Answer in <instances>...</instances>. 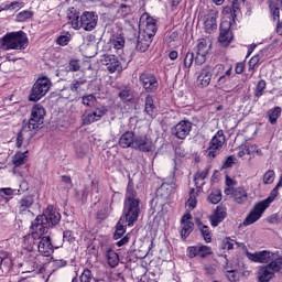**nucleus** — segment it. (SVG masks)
Listing matches in <instances>:
<instances>
[{
    "label": "nucleus",
    "mask_w": 282,
    "mask_h": 282,
    "mask_svg": "<svg viewBox=\"0 0 282 282\" xmlns=\"http://www.w3.org/2000/svg\"><path fill=\"white\" fill-rule=\"evenodd\" d=\"M80 282H91V271L85 269L80 275Z\"/></svg>",
    "instance_id": "obj_54"
},
{
    "label": "nucleus",
    "mask_w": 282,
    "mask_h": 282,
    "mask_svg": "<svg viewBox=\"0 0 282 282\" xmlns=\"http://www.w3.org/2000/svg\"><path fill=\"white\" fill-rule=\"evenodd\" d=\"M25 7L24 2H10L9 4L2 6V10H19Z\"/></svg>",
    "instance_id": "obj_40"
},
{
    "label": "nucleus",
    "mask_w": 282,
    "mask_h": 282,
    "mask_svg": "<svg viewBox=\"0 0 282 282\" xmlns=\"http://www.w3.org/2000/svg\"><path fill=\"white\" fill-rule=\"evenodd\" d=\"M225 72V66L223 64H216L214 68H212V76L218 77L223 76Z\"/></svg>",
    "instance_id": "obj_42"
},
{
    "label": "nucleus",
    "mask_w": 282,
    "mask_h": 282,
    "mask_svg": "<svg viewBox=\"0 0 282 282\" xmlns=\"http://www.w3.org/2000/svg\"><path fill=\"white\" fill-rule=\"evenodd\" d=\"M66 265H67V261H65V260L54 261V267H56V268H65Z\"/></svg>",
    "instance_id": "obj_62"
},
{
    "label": "nucleus",
    "mask_w": 282,
    "mask_h": 282,
    "mask_svg": "<svg viewBox=\"0 0 282 282\" xmlns=\"http://www.w3.org/2000/svg\"><path fill=\"white\" fill-rule=\"evenodd\" d=\"M213 77V73H212V68L210 66H205V68H203L197 77V80L199 82V84L202 85V87H208L210 84Z\"/></svg>",
    "instance_id": "obj_26"
},
{
    "label": "nucleus",
    "mask_w": 282,
    "mask_h": 282,
    "mask_svg": "<svg viewBox=\"0 0 282 282\" xmlns=\"http://www.w3.org/2000/svg\"><path fill=\"white\" fill-rule=\"evenodd\" d=\"M196 193L194 192V189L191 191V194H189V198L186 203V206L193 210L195 207H196V204H197V198H196Z\"/></svg>",
    "instance_id": "obj_39"
},
{
    "label": "nucleus",
    "mask_w": 282,
    "mask_h": 282,
    "mask_svg": "<svg viewBox=\"0 0 282 282\" xmlns=\"http://www.w3.org/2000/svg\"><path fill=\"white\" fill-rule=\"evenodd\" d=\"M275 178V173L273 171H268L263 176V183L265 185L272 184Z\"/></svg>",
    "instance_id": "obj_44"
},
{
    "label": "nucleus",
    "mask_w": 282,
    "mask_h": 282,
    "mask_svg": "<svg viewBox=\"0 0 282 282\" xmlns=\"http://www.w3.org/2000/svg\"><path fill=\"white\" fill-rule=\"evenodd\" d=\"M45 119V109L41 105L33 107L31 111V118L28 123L23 124L22 130L20 131L17 139L18 148H25L30 144V139H32V131L39 129L43 124Z\"/></svg>",
    "instance_id": "obj_3"
},
{
    "label": "nucleus",
    "mask_w": 282,
    "mask_h": 282,
    "mask_svg": "<svg viewBox=\"0 0 282 282\" xmlns=\"http://www.w3.org/2000/svg\"><path fill=\"white\" fill-rule=\"evenodd\" d=\"M135 141L134 133L131 131L126 132L119 140V145L123 149L133 148Z\"/></svg>",
    "instance_id": "obj_27"
},
{
    "label": "nucleus",
    "mask_w": 282,
    "mask_h": 282,
    "mask_svg": "<svg viewBox=\"0 0 282 282\" xmlns=\"http://www.w3.org/2000/svg\"><path fill=\"white\" fill-rule=\"evenodd\" d=\"M207 174H208L207 170L198 171L194 176L195 184L197 185L198 181H204L207 177Z\"/></svg>",
    "instance_id": "obj_47"
},
{
    "label": "nucleus",
    "mask_w": 282,
    "mask_h": 282,
    "mask_svg": "<svg viewBox=\"0 0 282 282\" xmlns=\"http://www.w3.org/2000/svg\"><path fill=\"white\" fill-rule=\"evenodd\" d=\"M94 104H96V97H94V95H88L83 98V105L91 107Z\"/></svg>",
    "instance_id": "obj_49"
},
{
    "label": "nucleus",
    "mask_w": 282,
    "mask_h": 282,
    "mask_svg": "<svg viewBox=\"0 0 282 282\" xmlns=\"http://www.w3.org/2000/svg\"><path fill=\"white\" fill-rule=\"evenodd\" d=\"M192 130V124L187 121H181L178 124L175 126V128L173 129V134L177 138V139H185L189 132Z\"/></svg>",
    "instance_id": "obj_23"
},
{
    "label": "nucleus",
    "mask_w": 282,
    "mask_h": 282,
    "mask_svg": "<svg viewBox=\"0 0 282 282\" xmlns=\"http://www.w3.org/2000/svg\"><path fill=\"white\" fill-rule=\"evenodd\" d=\"M32 15H34V13H32V11H21L20 13L17 14V21L25 22V21L32 19Z\"/></svg>",
    "instance_id": "obj_38"
},
{
    "label": "nucleus",
    "mask_w": 282,
    "mask_h": 282,
    "mask_svg": "<svg viewBox=\"0 0 282 282\" xmlns=\"http://www.w3.org/2000/svg\"><path fill=\"white\" fill-rule=\"evenodd\" d=\"M34 205V196L33 195H28L24 196L22 199L19 200L18 203V208L20 213L28 212Z\"/></svg>",
    "instance_id": "obj_29"
},
{
    "label": "nucleus",
    "mask_w": 282,
    "mask_h": 282,
    "mask_svg": "<svg viewBox=\"0 0 282 282\" xmlns=\"http://www.w3.org/2000/svg\"><path fill=\"white\" fill-rule=\"evenodd\" d=\"M139 82L143 89L149 94L155 93L158 90L159 84L156 77H154L152 73H141Z\"/></svg>",
    "instance_id": "obj_13"
},
{
    "label": "nucleus",
    "mask_w": 282,
    "mask_h": 282,
    "mask_svg": "<svg viewBox=\"0 0 282 282\" xmlns=\"http://www.w3.org/2000/svg\"><path fill=\"white\" fill-rule=\"evenodd\" d=\"M196 226L198 227L203 239L207 243H209L212 241V236H210L209 228L207 226L203 225V223L199 219L196 220Z\"/></svg>",
    "instance_id": "obj_30"
},
{
    "label": "nucleus",
    "mask_w": 282,
    "mask_h": 282,
    "mask_svg": "<svg viewBox=\"0 0 282 282\" xmlns=\"http://www.w3.org/2000/svg\"><path fill=\"white\" fill-rule=\"evenodd\" d=\"M175 188L176 185L172 178L165 180L161 187L156 191V195L163 199H167Z\"/></svg>",
    "instance_id": "obj_21"
},
{
    "label": "nucleus",
    "mask_w": 282,
    "mask_h": 282,
    "mask_svg": "<svg viewBox=\"0 0 282 282\" xmlns=\"http://www.w3.org/2000/svg\"><path fill=\"white\" fill-rule=\"evenodd\" d=\"M119 97L124 101H131L133 99V94L129 89H123L119 93Z\"/></svg>",
    "instance_id": "obj_43"
},
{
    "label": "nucleus",
    "mask_w": 282,
    "mask_h": 282,
    "mask_svg": "<svg viewBox=\"0 0 282 282\" xmlns=\"http://www.w3.org/2000/svg\"><path fill=\"white\" fill-rule=\"evenodd\" d=\"M63 239L64 241H67V242H74V240H76V237H74V232L67 230V231H64Z\"/></svg>",
    "instance_id": "obj_56"
},
{
    "label": "nucleus",
    "mask_w": 282,
    "mask_h": 282,
    "mask_svg": "<svg viewBox=\"0 0 282 282\" xmlns=\"http://www.w3.org/2000/svg\"><path fill=\"white\" fill-rule=\"evenodd\" d=\"M226 142V138L224 135V131L219 130L212 139L210 141V147L208 148V150L206 151L207 156L209 159H214L219 154V151L221 150V148L224 147Z\"/></svg>",
    "instance_id": "obj_10"
},
{
    "label": "nucleus",
    "mask_w": 282,
    "mask_h": 282,
    "mask_svg": "<svg viewBox=\"0 0 282 282\" xmlns=\"http://www.w3.org/2000/svg\"><path fill=\"white\" fill-rule=\"evenodd\" d=\"M52 88V82L48 79V77H40L35 84L33 85L29 100L36 102L41 100V98L45 97L50 89Z\"/></svg>",
    "instance_id": "obj_6"
},
{
    "label": "nucleus",
    "mask_w": 282,
    "mask_h": 282,
    "mask_svg": "<svg viewBox=\"0 0 282 282\" xmlns=\"http://www.w3.org/2000/svg\"><path fill=\"white\" fill-rule=\"evenodd\" d=\"M2 46L4 50H25L28 47V35L23 31L7 33L2 37Z\"/></svg>",
    "instance_id": "obj_5"
},
{
    "label": "nucleus",
    "mask_w": 282,
    "mask_h": 282,
    "mask_svg": "<svg viewBox=\"0 0 282 282\" xmlns=\"http://www.w3.org/2000/svg\"><path fill=\"white\" fill-rule=\"evenodd\" d=\"M225 194L231 196L237 204H243L248 200V194L242 187L226 188Z\"/></svg>",
    "instance_id": "obj_20"
},
{
    "label": "nucleus",
    "mask_w": 282,
    "mask_h": 282,
    "mask_svg": "<svg viewBox=\"0 0 282 282\" xmlns=\"http://www.w3.org/2000/svg\"><path fill=\"white\" fill-rule=\"evenodd\" d=\"M282 186V177L280 178V182L275 186V188L271 192L270 196L267 198L269 202H273L275 197L279 195V188Z\"/></svg>",
    "instance_id": "obj_46"
},
{
    "label": "nucleus",
    "mask_w": 282,
    "mask_h": 282,
    "mask_svg": "<svg viewBox=\"0 0 282 282\" xmlns=\"http://www.w3.org/2000/svg\"><path fill=\"white\" fill-rule=\"evenodd\" d=\"M265 88H267V83L264 80H260L254 88V96L257 98H260L263 95Z\"/></svg>",
    "instance_id": "obj_37"
},
{
    "label": "nucleus",
    "mask_w": 282,
    "mask_h": 282,
    "mask_svg": "<svg viewBox=\"0 0 282 282\" xmlns=\"http://www.w3.org/2000/svg\"><path fill=\"white\" fill-rule=\"evenodd\" d=\"M199 20L204 23L205 32L208 34L214 33L217 30L218 11L212 9L208 13H198Z\"/></svg>",
    "instance_id": "obj_9"
},
{
    "label": "nucleus",
    "mask_w": 282,
    "mask_h": 282,
    "mask_svg": "<svg viewBox=\"0 0 282 282\" xmlns=\"http://www.w3.org/2000/svg\"><path fill=\"white\" fill-rule=\"evenodd\" d=\"M235 246L240 247V243L237 242V241H235V240H232V239H230V238H226V239L224 240V248H225V249L231 250V249L235 248Z\"/></svg>",
    "instance_id": "obj_45"
},
{
    "label": "nucleus",
    "mask_w": 282,
    "mask_h": 282,
    "mask_svg": "<svg viewBox=\"0 0 282 282\" xmlns=\"http://www.w3.org/2000/svg\"><path fill=\"white\" fill-rule=\"evenodd\" d=\"M198 257L199 258H206L208 257L209 254H212V248L210 247H207V246H198Z\"/></svg>",
    "instance_id": "obj_41"
},
{
    "label": "nucleus",
    "mask_w": 282,
    "mask_h": 282,
    "mask_svg": "<svg viewBox=\"0 0 282 282\" xmlns=\"http://www.w3.org/2000/svg\"><path fill=\"white\" fill-rule=\"evenodd\" d=\"M247 257L252 262L267 264L259 268L258 282H270L274 274L281 270L282 258L270 251L247 252Z\"/></svg>",
    "instance_id": "obj_1"
},
{
    "label": "nucleus",
    "mask_w": 282,
    "mask_h": 282,
    "mask_svg": "<svg viewBox=\"0 0 282 282\" xmlns=\"http://www.w3.org/2000/svg\"><path fill=\"white\" fill-rule=\"evenodd\" d=\"M193 61H194V53H191V52L186 53L184 58V66L186 68H189L193 64Z\"/></svg>",
    "instance_id": "obj_52"
},
{
    "label": "nucleus",
    "mask_w": 282,
    "mask_h": 282,
    "mask_svg": "<svg viewBox=\"0 0 282 282\" xmlns=\"http://www.w3.org/2000/svg\"><path fill=\"white\" fill-rule=\"evenodd\" d=\"M204 270L207 275H214L216 272V268L214 265H205Z\"/></svg>",
    "instance_id": "obj_59"
},
{
    "label": "nucleus",
    "mask_w": 282,
    "mask_h": 282,
    "mask_svg": "<svg viewBox=\"0 0 282 282\" xmlns=\"http://www.w3.org/2000/svg\"><path fill=\"white\" fill-rule=\"evenodd\" d=\"M39 239L37 251L44 257L52 256V253H54V247L52 246V240L50 237H42Z\"/></svg>",
    "instance_id": "obj_22"
},
{
    "label": "nucleus",
    "mask_w": 282,
    "mask_h": 282,
    "mask_svg": "<svg viewBox=\"0 0 282 282\" xmlns=\"http://www.w3.org/2000/svg\"><path fill=\"white\" fill-rule=\"evenodd\" d=\"M100 62L104 66H106L107 70L110 74H113L116 72L121 73L123 70L121 62L117 57V55H102Z\"/></svg>",
    "instance_id": "obj_14"
},
{
    "label": "nucleus",
    "mask_w": 282,
    "mask_h": 282,
    "mask_svg": "<svg viewBox=\"0 0 282 282\" xmlns=\"http://www.w3.org/2000/svg\"><path fill=\"white\" fill-rule=\"evenodd\" d=\"M246 155H250L248 145L242 147V148L239 150V152H238V158H240V159H245Z\"/></svg>",
    "instance_id": "obj_58"
},
{
    "label": "nucleus",
    "mask_w": 282,
    "mask_h": 282,
    "mask_svg": "<svg viewBox=\"0 0 282 282\" xmlns=\"http://www.w3.org/2000/svg\"><path fill=\"white\" fill-rule=\"evenodd\" d=\"M14 192H17V191H14L12 188H1L0 189V193H3L6 196H12V195H14Z\"/></svg>",
    "instance_id": "obj_61"
},
{
    "label": "nucleus",
    "mask_w": 282,
    "mask_h": 282,
    "mask_svg": "<svg viewBox=\"0 0 282 282\" xmlns=\"http://www.w3.org/2000/svg\"><path fill=\"white\" fill-rule=\"evenodd\" d=\"M50 229V225L42 218L37 216L36 219L31 224V237L26 241L32 242L36 238H43L44 234Z\"/></svg>",
    "instance_id": "obj_7"
},
{
    "label": "nucleus",
    "mask_w": 282,
    "mask_h": 282,
    "mask_svg": "<svg viewBox=\"0 0 282 282\" xmlns=\"http://www.w3.org/2000/svg\"><path fill=\"white\" fill-rule=\"evenodd\" d=\"M221 200V192L219 189H215L208 196V202L216 205Z\"/></svg>",
    "instance_id": "obj_36"
},
{
    "label": "nucleus",
    "mask_w": 282,
    "mask_h": 282,
    "mask_svg": "<svg viewBox=\"0 0 282 282\" xmlns=\"http://www.w3.org/2000/svg\"><path fill=\"white\" fill-rule=\"evenodd\" d=\"M271 202H269V199H264L260 203H258L253 209L251 210V213L248 215V217L246 218V220L243 221V224L246 226L252 225L254 224L257 220H259L262 216V214L264 213V210L270 206Z\"/></svg>",
    "instance_id": "obj_11"
},
{
    "label": "nucleus",
    "mask_w": 282,
    "mask_h": 282,
    "mask_svg": "<svg viewBox=\"0 0 282 282\" xmlns=\"http://www.w3.org/2000/svg\"><path fill=\"white\" fill-rule=\"evenodd\" d=\"M198 252H199V246H194V247L187 248V257L191 259L198 257Z\"/></svg>",
    "instance_id": "obj_48"
},
{
    "label": "nucleus",
    "mask_w": 282,
    "mask_h": 282,
    "mask_svg": "<svg viewBox=\"0 0 282 282\" xmlns=\"http://www.w3.org/2000/svg\"><path fill=\"white\" fill-rule=\"evenodd\" d=\"M210 47H212V42L209 40H205L204 37L198 40L196 57H195V62L197 64H203L206 61V55L208 54Z\"/></svg>",
    "instance_id": "obj_15"
},
{
    "label": "nucleus",
    "mask_w": 282,
    "mask_h": 282,
    "mask_svg": "<svg viewBox=\"0 0 282 282\" xmlns=\"http://www.w3.org/2000/svg\"><path fill=\"white\" fill-rule=\"evenodd\" d=\"M41 217L48 227L56 226L61 223V214L52 206H48Z\"/></svg>",
    "instance_id": "obj_19"
},
{
    "label": "nucleus",
    "mask_w": 282,
    "mask_h": 282,
    "mask_svg": "<svg viewBox=\"0 0 282 282\" xmlns=\"http://www.w3.org/2000/svg\"><path fill=\"white\" fill-rule=\"evenodd\" d=\"M57 44L61 46L67 45L69 43V35H59L56 40Z\"/></svg>",
    "instance_id": "obj_57"
},
{
    "label": "nucleus",
    "mask_w": 282,
    "mask_h": 282,
    "mask_svg": "<svg viewBox=\"0 0 282 282\" xmlns=\"http://www.w3.org/2000/svg\"><path fill=\"white\" fill-rule=\"evenodd\" d=\"M246 0H232V7H224L221 14L228 19L235 20L240 14Z\"/></svg>",
    "instance_id": "obj_17"
},
{
    "label": "nucleus",
    "mask_w": 282,
    "mask_h": 282,
    "mask_svg": "<svg viewBox=\"0 0 282 282\" xmlns=\"http://www.w3.org/2000/svg\"><path fill=\"white\" fill-rule=\"evenodd\" d=\"M151 43H152V37H148L147 35L139 33L138 40H137V50L143 53L149 48Z\"/></svg>",
    "instance_id": "obj_28"
},
{
    "label": "nucleus",
    "mask_w": 282,
    "mask_h": 282,
    "mask_svg": "<svg viewBox=\"0 0 282 282\" xmlns=\"http://www.w3.org/2000/svg\"><path fill=\"white\" fill-rule=\"evenodd\" d=\"M62 181L67 184V187L70 188L72 187V177L69 176H63Z\"/></svg>",
    "instance_id": "obj_64"
},
{
    "label": "nucleus",
    "mask_w": 282,
    "mask_h": 282,
    "mask_svg": "<svg viewBox=\"0 0 282 282\" xmlns=\"http://www.w3.org/2000/svg\"><path fill=\"white\" fill-rule=\"evenodd\" d=\"M106 258H107V262H108L110 268H116L118 265L119 257L113 250L108 249L106 251Z\"/></svg>",
    "instance_id": "obj_31"
},
{
    "label": "nucleus",
    "mask_w": 282,
    "mask_h": 282,
    "mask_svg": "<svg viewBox=\"0 0 282 282\" xmlns=\"http://www.w3.org/2000/svg\"><path fill=\"white\" fill-rule=\"evenodd\" d=\"M234 39V35L230 31V22H221L220 24V33L218 37V42L223 47H227Z\"/></svg>",
    "instance_id": "obj_18"
},
{
    "label": "nucleus",
    "mask_w": 282,
    "mask_h": 282,
    "mask_svg": "<svg viewBox=\"0 0 282 282\" xmlns=\"http://www.w3.org/2000/svg\"><path fill=\"white\" fill-rule=\"evenodd\" d=\"M236 158L234 155L228 156L221 165L223 170L229 169L234 165Z\"/></svg>",
    "instance_id": "obj_53"
},
{
    "label": "nucleus",
    "mask_w": 282,
    "mask_h": 282,
    "mask_svg": "<svg viewBox=\"0 0 282 282\" xmlns=\"http://www.w3.org/2000/svg\"><path fill=\"white\" fill-rule=\"evenodd\" d=\"M227 83V77L226 75H220L218 80H217V87H221L223 85H225Z\"/></svg>",
    "instance_id": "obj_60"
},
{
    "label": "nucleus",
    "mask_w": 282,
    "mask_h": 282,
    "mask_svg": "<svg viewBox=\"0 0 282 282\" xmlns=\"http://www.w3.org/2000/svg\"><path fill=\"white\" fill-rule=\"evenodd\" d=\"M139 29H140V34H143L144 36L153 39V36L156 33V26H155L154 18H151L150 15H148V13H144L140 18Z\"/></svg>",
    "instance_id": "obj_8"
},
{
    "label": "nucleus",
    "mask_w": 282,
    "mask_h": 282,
    "mask_svg": "<svg viewBox=\"0 0 282 282\" xmlns=\"http://www.w3.org/2000/svg\"><path fill=\"white\" fill-rule=\"evenodd\" d=\"M133 149L148 153L152 152L155 149V145L151 138L147 135H140L135 138Z\"/></svg>",
    "instance_id": "obj_16"
},
{
    "label": "nucleus",
    "mask_w": 282,
    "mask_h": 282,
    "mask_svg": "<svg viewBox=\"0 0 282 282\" xmlns=\"http://www.w3.org/2000/svg\"><path fill=\"white\" fill-rule=\"evenodd\" d=\"M68 67L70 72H78L80 69V63L78 59H72Z\"/></svg>",
    "instance_id": "obj_55"
},
{
    "label": "nucleus",
    "mask_w": 282,
    "mask_h": 282,
    "mask_svg": "<svg viewBox=\"0 0 282 282\" xmlns=\"http://www.w3.org/2000/svg\"><path fill=\"white\" fill-rule=\"evenodd\" d=\"M68 24L74 30H79L80 28L85 31H93L98 25V15L93 13V11H85L80 18L76 13H68Z\"/></svg>",
    "instance_id": "obj_4"
},
{
    "label": "nucleus",
    "mask_w": 282,
    "mask_h": 282,
    "mask_svg": "<svg viewBox=\"0 0 282 282\" xmlns=\"http://www.w3.org/2000/svg\"><path fill=\"white\" fill-rule=\"evenodd\" d=\"M243 69H245V64H242L241 62H239V63L236 65V68H235L236 74H242Z\"/></svg>",
    "instance_id": "obj_63"
},
{
    "label": "nucleus",
    "mask_w": 282,
    "mask_h": 282,
    "mask_svg": "<svg viewBox=\"0 0 282 282\" xmlns=\"http://www.w3.org/2000/svg\"><path fill=\"white\" fill-rule=\"evenodd\" d=\"M86 84H87V80H74L70 86V90L74 93H78V89H80V87Z\"/></svg>",
    "instance_id": "obj_50"
},
{
    "label": "nucleus",
    "mask_w": 282,
    "mask_h": 282,
    "mask_svg": "<svg viewBox=\"0 0 282 282\" xmlns=\"http://www.w3.org/2000/svg\"><path fill=\"white\" fill-rule=\"evenodd\" d=\"M226 208L218 206L214 214L209 216V220L213 227H217L226 218Z\"/></svg>",
    "instance_id": "obj_25"
},
{
    "label": "nucleus",
    "mask_w": 282,
    "mask_h": 282,
    "mask_svg": "<svg viewBox=\"0 0 282 282\" xmlns=\"http://www.w3.org/2000/svg\"><path fill=\"white\" fill-rule=\"evenodd\" d=\"M226 276L230 282H236L239 279V274L236 270L227 271Z\"/></svg>",
    "instance_id": "obj_51"
},
{
    "label": "nucleus",
    "mask_w": 282,
    "mask_h": 282,
    "mask_svg": "<svg viewBox=\"0 0 282 282\" xmlns=\"http://www.w3.org/2000/svg\"><path fill=\"white\" fill-rule=\"evenodd\" d=\"M111 44L115 50H121L124 45V37L122 35H113Z\"/></svg>",
    "instance_id": "obj_35"
},
{
    "label": "nucleus",
    "mask_w": 282,
    "mask_h": 282,
    "mask_svg": "<svg viewBox=\"0 0 282 282\" xmlns=\"http://www.w3.org/2000/svg\"><path fill=\"white\" fill-rule=\"evenodd\" d=\"M140 200L137 198L135 192L131 186H128L124 206H123V217L120 218L116 226V232L113 235L115 239H120L126 232V227L133 226V223L137 221L140 214Z\"/></svg>",
    "instance_id": "obj_2"
},
{
    "label": "nucleus",
    "mask_w": 282,
    "mask_h": 282,
    "mask_svg": "<svg viewBox=\"0 0 282 282\" xmlns=\"http://www.w3.org/2000/svg\"><path fill=\"white\" fill-rule=\"evenodd\" d=\"M282 109L280 107H275L268 112L269 122L271 124H275L279 117L281 116Z\"/></svg>",
    "instance_id": "obj_34"
},
{
    "label": "nucleus",
    "mask_w": 282,
    "mask_h": 282,
    "mask_svg": "<svg viewBox=\"0 0 282 282\" xmlns=\"http://www.w3.org/2000/svg\"><path fill=\"white\" fill-rule=\"evenodd\" d=\"M144 104H145V108H144V111L150 116V117H153L154 113L156 112V108L154 106V101L152 99L151 96H148L144 100Z\"/></svg>",
    "instance_id": "obj_33"
},
{
    "label": "nucleus",
    "mask_w": 282,
    "mask_h": 282,
    "mask_svg": "<svg viewBox=\"0 0 282 282\" xmlns=\"http://www.w3.org/2000/svg\"><path fill=\"white\" fill-rule=\"evenodd\" d=\"M108 112L104 106L96 107L93 111H85L82 116V122L84 126H89L100 121V119Z\"/></svg>",
    "instance_id": "obj_12"
},
{
    "label": "nucleus",
    "mask_w": 282,
    "mask_h": 282,
    "mask_svg": "<svg viewBox=\"0 0 282 282\" xmlns=\"http://www.w3.org/2000/svg\"><path fill=\"white\" fill-rule=\"evenodd\" d=\"M28 151L18 152L12 160V163L15 167H19L28 162Z\"/></svg>",
    "instance_id": "obj_32"
},
{
    "label": "nucleus",
    "mask_w": 282,
    "mask_h": 282,
    "mask_svg": "<svg viewBox=\"0 0 282 282\" xmlns=\"http://www.w3.org/2000/svg\"><path fill=\"white\" fill-rule=\"evenodd\" d=\"M181 223H182L181 236L183 239H186L194 228V224L192 223V216L189 214L184 215L181 219Z\"/></svg>",
    "instance_id": "obj_24"
}]
</instances>
